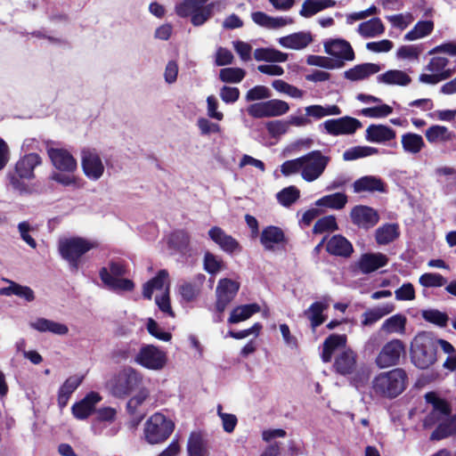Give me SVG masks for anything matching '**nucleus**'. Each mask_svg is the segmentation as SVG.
Returning a JSON list of instances; mask_svg holds the SVG:
<instances>
[{"instance_id":"nucleus-1","label":"nucleus","mask_w":456,"mask_h":456,"mask_svg":"<svg viewBox=\"0 0 456 456\" xmlns=\"http://www.w3.org/2000/svg\"><path fill=\"white\" fill-rule=\"evenodd\" d=\"M408 375L403 368L380 372L372 380V389L377 395L394 399L407 387Z\"/></svg>"},{"instance_id":"nucleus-2","label":"nucleus","mask_w":456,"mask_h":456,"mask_svg":"<svg viewBox=\"0 0 456 456\" xmlns=\"http://www.w3.org/2000/svg\"><path fill=\"white\" fill-rule=\"evenodd\" d=\"M98 247L97 242L91 241L83 237H71L60 240L58 250L65 261L68 262L72 273H77L83 261V256L91 249Z\"/></svg>"},{"instance_id":"nucleus-3","label":"nucleus","mask_w":456,"mask_h":456,"mask_svg":"<svg viewBox=\"0 0 456 456\" xmlns=\"http://www.w3.org/2000/svg\"><path fill=\"white\" fill-rule=\"evenodd\" d=\"M143 383V376L135 369L126 366L117 372L108 381L107 387L116 398H125L139 389Z\"/></svg>"},{"instance_id":"nucleus-4","label":"nucleus","mask_w":456,"mask_h":456,"mask_svg":"<svg viewBox=\"0 0 456 456\" xmlns=\"http://www.w3.org/2000/svg\"><path fill=\"white\" fill-rule=\"evenodd\" d=\"M42 164V158L37 153H28L21 157L15 164L14 170L7 174L12 187L20 192L28 191V185L24 180L35 178L34 170Z\"/></svg>"},{"instance_id":"nucleus-5","label":"nucleus","mask_w":456,"mask_h":456,"mask_svg":"<svg viewBox=\"0 0 456 456\" xmlns=\"http://www.w3.org/2000/svg\"><path fill=\"white\" fill-rule=\"evenodd\" d=\"M411 359L416 367L428 369L436 361V346L426 332H420L411 342Z\"/></svg>"},{"instance_id":"nucleus-6","label":"nucleus","mask_w":456,"mask_h":456,"mask_svg":"<svg viewBox=\"0 0 456 456\" xmlns=\"http://www.w3.org/2000/svg\"><path fill=\"white\" fill-rule=\"evenodd\" d=\"M175 423L162 413H154L145 422L144 437L148 444H162L171 436Z\"/></svg>"},{"instance_id":"nucleus-7","label":"nucleus","mask_w":456,"mask_h":456,"mask_svg":"<svg viewBox=\"0 0 456 456\" xmlns=\"http://www.w3.org/2000/svg\"><path fill=\"white\" fill-rule=\"evenodd\" d=\"M208 0H183L175 5V12L181 18L191 16L193 26L203 25L213 13L214 4H207Z\"/></svg>"},{"instance_id":"nucleus-8","label":"nucleus","mask_w":456,"mask_h":456,"mask_svg":"<svg viewBox=\"0 0 456 456\" xmlns=\"http://www.w3.org/2000/svg\"><path fill=\"white\" fill-rule=\"evenodd\" d=\"M304 166L301 175L306 182H313L324 172L330 158L322 154L321 151H313L303 156Z\"/></svg>"},{"instance_id":"nucleus-9","label":"nucleus","mask_w":456,"mask_h":456,"mask_svg":"<svg viewBox=\"0 0 456 456\" xmlns=\"http://www.w3.org/2000/svg\"><path fill=\"white\" fill-rule=\"evenodd\" d=\"M289 110L288 102L279 99H272L250 104L247 111L254 118H262L281 116L286 114Z\"/></svg>"},{"instance_id":"nucleus-10","label":"nucleus","mask_w":456,"mask_h":456,"mask_svg":"<svg viewBox=\"0 0 456 456\" xmlns=\"http://www.w3.org/2000/svg\"><path fill=\"white\" fill-rule=\"evenodd\" d=\"M403 354H405V346L402 340L395 338L382 346L375 362L380 369L395 366L400 362Z\"/></svg>"},{"instance_id":"nucleus-11","label":"nucleus","mask_w":456,"mask_h":456,"mask_svg":"<svg viewBox=\"0 0 456 456\" xmlns=\"http://www.w3.org/2000/svg\"><path fill=\"white\" fill-rule=\"evenodd\" d=\"M135 362L141 366L159 370L164 368L167 363L166 353L159 350L153 345H146L140 348L135 356Z\"/></svg>"},{"instance_id":"nucleus-12","label":"nucleus","mask_w":456,"mask_h":456,"mask_svg":"<svg viewBox=\"0 0 456 456\" xmlns=\"http://www.w3.org/2000/svg\"><path fill=\"white\" fill-rule=\"evenodd\" d=\"M323 126L326 132L333 136L341 134H353L362 127V123L355 118L345 116L339 118L324 121Z\"/></svg>"},{"instance_id":"nucleus-13","label":"nucleus","mask_w":456,"mask_h":456,"mask_svg":"<svg viewBox=\"0 0 456 456\" xmlns=\"http://www.w3.org/2000/svg\"><path fill=\"white\" fill-rule=\"evenodd\" d=\"M352 223L363 230H370L379 221V215L376 209L365 205H357L350 212Z\"/></svg>"},{"instance_id":"nucleus-14","label":"nucleus","mask_w":456,"mask_h":456,"mask_svg":"<svg viewBox=\"0 0 456 456\" xmlns=\"http://www.w3.org/2000/svg\"><path fill=\"white\" fill-rule=\"evenodd\" d=\"M240 289V284L231 279H221L216 287V309L222 314L233 300Z\"/></svg>"},{"instance_id":"nucleus-15","label":"nucleus","mask_w":456,"mask_h":456,"mask_svg":"<svg viewBox=\"0 0 456 456\" xmlns=\"http://www.w3.org/2000/svg\"><path fill=\"white\" fill-rule=\"evenodd\" d=\"M48 157L53 166L61 172L73 173L77 167V163L73 155L66 149L48 148Z\"/></svg>"},{"instance_id":"nucleus-16","label":"nucleus","mask_w":456,"mask_h":456,"mask_svg":"<svg viewBox=\"0 0 456 456\" xmlns=\"http://www.w3.org/2000/svg\"><path fill=\"white\" fill-rule=\"evenodd\" d=\"M324 51L335 57L334 61H352L355 59L354 51L350 43L342 38L330 39L324 43Z\"/></svg>"},{"instance_id":"nucleus-17","label":"nucleus","mask_w":456,"mask_h":456,"mask_svg":"<svg viewBox=\"0 0 456 456\" xmlns=\"http://www.w3.org/2000/svg\"><path fill=\"white\" fill-rule=\"evenodd\" d=\"M81 166L84 174L91 180H98L104 172L101 157L97 152L89 149L82 151Z\"/></svg>"},{"instance_id":"nucleus-18","label":"nucleus","mask_w":456,"mask_h":456,"mask_svg":"<svg viewBox=\"0 0 456 456\" xmlns=\"http://www.w3.org/2000/svg\"><path fill=\"white\" fill-rule=\"evenodd\" d=\"M260 243L265 250L273 251L275 247H284L288 243V239L281 227L268 225L262 230Z\"/></svg>"},{"instance_id":"nucleus-19","label":"nucleus","mask_w":456,"mask_h":456,"mask_svg":"<svg viewBox=\"0 0 456 456\" xmlns=\"http://www.w3.org/2000/svg\"><path fill=\"white\" fill-rule=\"evenodd\" d=\"M209 238L227 254H233L241 250L239 241L232 235L227 234L221 227L213 226L208 231Z\"/></svg>"},{"instance_id":"nucleus-20","label":"nucleus","mask_w":456,"mask_h":456,"mask_svg":"<svg viewBox=\"0 0 456 456\" xmlns=\"http://www.w3.org/2000/svg\"><path fill=\"white\" fill-rule=\"evenodd\" d=\"M102 400L99 393L92 391L75 403L71 407L73 416L77 419H86L95 411V405Z\"/></svg>"},{"instance_id":"nucleus-21","label":"nucleus","mask_w":456,"mask_h":456,"mask_svg":"<svg viewBox=\"0 0 456 456\" xmlns=\"http://www.w3.org/2000/svg\"><path fill=\"white\" fill-rule=\"evenodd\" d=\"M388 262L389 258L383 253H364L361 255L357 266L362 273L369 274L386 266Z\"/></svg>"},{"instance_id":"nucleus-22","label":"nucleus","mask_w":456,"mask_h":456,"mask_svg":"<svg viewBox=\"0 0 456 456\" xmlns=\"http://www.w3.org/2000/svg\"><path fill=\"white\" fill-rule=\"evenodd\" d=\"M326 251L330 255L347 258L353 254L354 247L345 236L335 234L328 240Z\"/></svg>"},{"instance_id":"nucleus-23","label":"nucleus","mask_w":456,"mask_h":456,"mask_svg":"<svg viewBox=\"0 0 456 456\" xmlns=\"http://www.w3.org/2000/svg\"><path fill=\"white\" fill-rule=\"evenodd\" d=\"M99 276L102 283L110 290L113 291H132L134 289V283L132 280L126 278H115L104 266L99 271Z\"/></svg>"},{"instance_id":"nucleus-24","label":"nucleus","mask_w":456,"mask_h":456,"mask_svg":"<svg viewBox=\"0 0 456 456\" xmlns=\"http://www.w3.org/2000/svg\"><path fill=\"white\" fill-rule=\"evenodd\" d=\"M353 188L355 193L364 191L387 192L386 183L381 178L373 175H365L355 180L353 183Z\"/></svg>"},{"instance_id":"nucleus-25","label":"nucleus","mask_w":456,"mask_h":456,"mask_svg":"<svg viewBox=\"0 0 456 456\" xmlns=\"http://www.w3.org/2000/svg\"><path fill=\"white\" fill-rule=\"evenodd\" d=\"M356 368V354L352 349L342 351L334 362L336 372L346 376L352 374Z\"/></svg>"},{"instance_id":"nucleus-26","label":"nucleus","mask_w":456,"mask_h":456,"mask_svg":"<svg viewBox=\"0 0 456 456\" xmlns=\"http://www.w3.org/2000/svg\"><path fill=\"white\" fill-rule=\"evenodd\" d=\"M395 131L385 125H370L366 129L365 138L371 142H386L394 140Z\"/></svg>"},{"instance_id":"nucleus-27","label":"nucleus","mask_w":456,"mask_h":456,"mask_svg":"<svg viewBox=\"0 0 456 456\" xmlns=\"http://www.w3.org/2000/svg\"><path fill=\"white\" fill-rule=\"evenodd\" d=\"M381 69L380 66L376 63H362L346 70L344 72L345 78L350 81L363 80L371 75L378 73Z\"/></svg>"},{"instance_id":"nucleus-28","label":"nucleus","mask_w":456,"mask_h":456,"mask_svg":"<svg viewBox=\"0 0 456 456\" xmlns=\"http://www.w3.org/2000/svg\"><path fill=\"white\" fill-rule=\"evenodd\" d=\"M168 247L181 254L190 250L191 234L185 229H176L170 232L167 239Z\"/></svg>"},{"instance_id":"nucleus-29","label":"nucleus","mask_w":456,"mask_h":456,"mask_svg":"<svg viewBox=\"0 0 456 456\" xmlns=\"http://www.w3.org/2000/svg\"><path fill=\"white\" fill-rule=\"evenodd\" d=\"M83 377L70 376L61 386L58 391L57 403L60 409L67 406L70 395L82 383Z\"/></svg>"},{"instance_id":"nucleus-30","label":"nucleus","mask_w":456,"mask_h":456,"mask_svg":"<svg viewBox=\"0 0 456 456\" xmlns=\"http://www.w3.org/2000/svg\"><path fill=\"white\" fill-rule=\"evenodd\" d=\"M313 41V37L310 32H297L290 34L286 37H282L279 39L280 45L283 47L301 50L305 48Z\"/></svg>"},{"instance_id":"nucleus-31","label":"nucleus","mask_w":456,"mask_h":456,"mask_svg":"<svg viewBox=\"0 0 456 456\" xmlns=\"http://www.w3.org/2000/svg\"><path fill=\"white\" fill-rule=\"evenodd\" d=\"M346 344V336L339 334H331L325 338L323 342L322 360L323 362H330L332 359L334 352L344 347Z\"/></svg>"},{"instance_id":"nucleus-32","label":"nucleus","mask_w":456,"mask_h":456,"mask_svg":"<svg viewBox=\"0 0 456 456\" xmlns=\"http://www.w3.org/2000/svg\"><path fill=\"white\" fill-rule=\"evenodd\" d=\"M394 310L395 305L392 303H387L381 306L368 309L362 314L361 324L363 327L371 326L385 315L392 313Z\"/></svg>"},{"instance_id":"nucleus-33","label":"nucleus","mask_w":456,"mask_h":456,"mask_svg":"<svg viewBox=\"0 0 456 456\" xmlns=\"http://www.w3.org/2000/svg\"><path fill=\"white\" fill-rule=\"evenodd\" d=\"M260 305L256 303L236 306L231 312V314L228 318V322L233 324L246 321L255 314L260 312Z\"/></svg>"},{"instance_id":"nucleus-34","label":"nucleus","mask_w":456,"mask_h":456,"mask_svg":"<svg viewBox=\"0 0 456 456\" xmlns=\"http://www.w3.org/2000/svg\"><path fill=\"white\" fill-rule=\"evenodd\" d=\"M456 434V414L440 422L430 435L431 441H440Z\"/></svg>"},{"instance_id":"nucleus-35","label":"nucleus","mask_w":456,"mask_h":456,"mask_svg":"<svg viewBox=\"0 0 456 456\" xmlns=\"http://www.w3.org/2000/svg\"><path fill=\"white\" fill-rule=\"evenodd\" d=\"M379 83L386 85H397L405 86L411 82V77L404 71L398 69H390L377 77Z\"/></svg>"},{"instance_id":"nucleus-36","label":"nucleus","mask_w":456,"mask_h":456,"mask_svg":"<svg viewBox=\"0 0 456 456\" xmlns=\"http://www.w3.org/2000/svg\"><path fill=\"white\" fill-rule=\"evenodd\" d=\"M334 0H305L299 14L305 18H310L314 14L330 7L335 6Z\"/></svg>"},{"instance_id":"nucleus-37","label":"nucleus","mask_w":456,"mask_h":456,"mask_svg":"<svg viewBox=\"0 0 456 456\" xmlns=\"http://www.w3.org/2000/svg\"><path fill=\"white\" fill-rule=\"evenodd\" d=\"M187 451L189 456H208L207 441L200 432H192L190 435Z\"/></svg>"},{"instance_id":"nucleus-38","label":"nucleus","mask_w":456,"mask_h":456,"mask_svg":"<svg viewBox=\"0 0 456 456\" xmlns=\"http://www.w3.org/2000/svg\"><path fill=\"white\" fill-rule=\"evenodd\" d=\"M358 33L365 37H375L384 33L385 26L379 18H372L359 24Z\"/></svg>"},{"instance_id":"nucleus-39","label":"nucleus","mask_w":456,"mask_h":456,"mask_svg":"<svg viewBox=\"0 0 456 456\" xmlns=\"http://www.w3.org/2000/svg\"><path fill=\"white\" fill-rule=\"evenodd\" d=\"M398 225L386 224L379 227L375 232L376 242L379 245H387L399 237Z\"/></svg>"},{"instance_id":"nucleus-40","label":"nucleus","mask_w":456,"mask_h":456,"mask_svg":"<svg viewBox=\"0 0 456 456\" xmlns=\"http://www.w3.org/2000/svg\"><path fill=\"white\" fill-rule=\"evenodd\" d=\"M401 143L405 152L417 154L425 147V142L420 134L405 133L402 135Z\"/></svg>"},{"instance_id":"nucleus-41","label":"nucleus","mask_w":456,"mask_h":456,"mask_svg":"<svg viewBox=\"0 0 456 456\" xmlns=\"http://www.w3.org/2000/svg\"><path fill=\"white\" fill-rule=\"evenodd\" d=\"M425 136L428 142L436 143L438 142H449L453 139L455 134L449 131L446 126L433 125L425 132Z\"/></svg>"},{"instance_id":"nucleus-42","label":"nucleus","mask_w":456,"mask_h":456,"mask_svg":"<svg viewBox=\"0 0 456 456\" xmlns=\"http://www.w3.org/2000/svg\"><path fill=\"white\" fill-rule=\"evenodd\" d=\"M328 308V305L320 301L314 302L308 309L305 311V315L310 320L311 326L314 330L322 325L326 317L323 315L324 310Z\"/></svg>"},{"instance_id":"nucleus-43","label":"nucleus","mask_w":456,"mask_h":456,"mask_svg":"<svg viewBox=\"0 0 456 456\" xmlns=\"http://www.w3.org/2000/svg\"><path fill=\"white\" fill-rule=\"evenodd\" d=\"M10 285L1 289V294L5 296L15 295L27 302L35 300V293L33 289L28 286L20 285L15 281H9Z\"/></svg>"},{"instance_id":"nucleus-44","label":"nucleus","mask_w":456,"mask_h":456,"mask_svg":"<svg viewBox=\"0 0 456 456\" xmlns=\"http://www.w3.org/2000/svg\"><path fill=\"white\" fill-rule=\"evenodd\" d=\"M254 57L258 61L284 62L288 60V54L273 48H257L254 52Z\"/></svg>"},{"instance_id":"nucleus-45","label":"nucleus","mask_w":456,"mask_h":456,"mask_svg":"<svg viewBox=\"0 0 456 456\" xmlns=\"http://www.w3.org/2000/svg\"><path fill=\"white\" fill-rule=\"evenodd\" d=\"M347 203V196L342 192L325 195L316 200L315 205L333 209H342Z\"/></svg>"},{"instance_id":"nucleus-46","label":"nucleus","mask_w":456,"mask_h":456,"mask_svg":"<svg viewBox=\"0 0 456 456\" xmlns=\"http://www.w3.org/2000/svg\"><path fill=\"white\" fill-rule=\"evenodd\" d=\"M433 29L434 22L432 20L418 21L413 28L405 34L404 39L413 41L427 37L432 33Z\"/></svg>"},{"instance_id":"nucleus-47","label":"nucleus","mask_w":456,"mask_h":456,"mask_svg":"<svg viewBox=\"0 0 456 456\" xmlns=\"http://www.w3.org/2000/svg\"><path fill=\"white\" fill-rule=\"evenodd\" d=\"M425 399L428 403H431L433 410L444 417L449 418L452 413V406L448 401L444 398L438 397L434 392L427 393Z\"/></svg>"},{"instance_id":"nucleus-48","label":"nucleus","mask_w":456,"mask_h":456,"mask_svg":"<svg viewBox=\"0 0 456 456\" xmlns=\"http://www.w3.org/2000/svg\"><path fill=\"white\" fill-rule=\"evenodd\" d=\"M407 319L401 314H395L387 319L382 326L381 330L386 333H403L405 330Z\"/></svg>"},{"instance_id":"nucleus-49","label":"nucleus","mask_w":456,"mask_h":456,"mask_svg":"<svg viewBox=\"0 0 456 456\" xmlns=\"http://www.w3.org/2000/svg\"><path fill=\"white\" fill-rule=\"evenodd\" d=\"M422 318L432 324L440 328L447 326L449 316L446 313L441 312L437 309H428L421 312Z\"/></svg>"},{"instance_id":"nucleus-50","label":"nucleus","mask_w":456,"mask_h":456,"mask_svg":"<svg viewBox=\"0 0 456 456\" xmlns=\"http://www.w3.org/2000/svg\"><path fill=\"white\" fill-rule=\"evenodd\" d=\"M306 63L311 66H317L324 69H333L342 68L345 62L341 61H334L331 58L321 55H309Z\"/></svg>"},{"instance_id":"nucleus-51","label":"nucleus","mask_w":456,"mask_h":456,"mask_svg":"<svg viewBox=\"0 0 456 456\" xmlns=\"http://www.w3.org/2000/svg\"><path fill=\"white\" fill-rule=\"evenodd\" d=\"M379 150L370 146H355L347 151L343 154L345 160H354L360 158L368 157L370 155L378 154Z\"/></svg>"},{"instance_id":"nucleus-52","label":"nucleus","mask_w":456,"mask_h":456,"mask_svg":"<svg viewBox=\"0 0 456 456\" xmlns=\"http://www.w3.org/2000/svg\"><path fill=\"white\" fill-rule=\"evenodd\" d=\"M419 282L424 288H439L445 285L447 280L437 273H425L419 276Z\"/></svg>"},{"instance_id":"nucleus-53","label":"nucleus","mask_w":456,"mask_h":456,"mask_svg":"<svg viewBox=\"0 0 456 456\" xmlns=\"http://www.w3.org/2000/svg\"><path fill=\"white\" fill-rule=\"evenodd\" d=\"M300 197L299 190L295 186H289L277 193V200L283 207H289Z\"/></svg>"},{"instance_id":"nucleus-54","label":"nucleus","mask_w":456,"mask_h":456,"mask_svg":"<svg viewBox=\"0 0 456 456\" xmlns=\"http://www.w3.org/2000/svg\"><path fill=\"white\" fill-rule=\"evenodd\" d=\"M338 230V225L334 216H326L316 221L314 225L313 232L321 234L325 232H334Z\"/></svg>"},{"instance_id":"nucleus-55","label":"nucleus","mask_w":456,"mask_h":456,"mask_svg":"<svg viewBox=\"0 0 456 456\" xmlns=\"http://www.w3.org/2000/svg\"><path fill=\"white\" fill-rule=\"evenodd\" d=\"M246 76L240 68H224L220 70L219 78L224 83H240Z\"/></svg>"},{"instance_id":"nucleus-56","label":"nucleus","mask_w":456,"mask_h":456,"mask_svg":"<svg viewBox=\"0 0 456 456\" xmlns=\"http://www.w3.org/2000/svg\"><path fill=\"white\" fill-rule=\"evenodd\" d=\"M138 393L131 397L126 403V411L130 415L136 413L137 408L149 397V390L142 386L137 389Z\"/></svg>"},{"instance_id":"nucleus-57","label":"nucleus","mask_w":456,"mask_h":456,"mask_svg":"<svg viewBox=\"0 0 456 456\" xmlns=\"http://www.w3.org/2000/svg\"><path fill=\"white\" fill-rule=\"evenodd\" d=\"M203 262L204 270L210 274L217 273L224 266L223 260L209 251L205 253Z\"/></svg>"},{"instance_id":"nucleus-58","label":"nucleus","mask_w":456,"mask_h":456,"mask_svg":"<svg viewBox=\"0 0 456 456\" xmlns=\"http://www.w3.org/2000/svg\"><path fill=\"white\" fill-rule=\"evenodd\" d=\"M453 74V70L451 69H444L437 74H421L419 80L425 84L436 85L443 80L450 78Z\"/></svg>"},{"instance_id":"nucleus-59","label":"nucleus","mask_w":456,"mask_h":456,"mask_svg":"<svg viewBox=\"0 0 456 456\" xmlns=\"http://www.w3.org/2000/svg\"><path fill=\"white\" fill-rule=\"evenodd\" d=\"M265 127L271 137L277 138L287 133L289 123L283 120H272L265 124Z\"/></svg>"},{"instance_id":"nucleus-60","label":"nucleus","mask_w":456,"mask_h":456,"mask_svg":"<svg viewBox=\"0 0 456 456\" xmlns=\"http://www.w3.org/2000/svg\"><path fill=\"white\" fill-rule=\"evenodd\" d=\"M392 112V107L387 104H381L379 106L364 108L362 110V114L363 116L374 118L387 117Z\"/></svg>"},{"instance_id":"nucleus-61","label":"nucleus","mask_w":456,"mask_h":456,"mask_svg":"<svg viewBox=\"0 0 456 456\" xmlns=\"http://www.w3.org/2000/svg\"><path fill=\"white\" fill-rule=\"evenodd\" d=\"M65 172L53 173L51 179L63 186H73L76 188L80 187L79 179L70 173L64 174Z\"/></svg>"},{"instance_id":"nucleus-62","label":"nucleus","mask_w":456,"mask_h":456,"mask_svg":"<svg viewBox=\"0 0 456 456\" xmlns=\"http://www.w3.org/2000/svg\"><path fill=\"white\" fill-rule=\"evenodd\" d=\"M147 330L151 336L162 341L167 342L172 338L171 333L162 330L158 322L153 319H149L147 323Z\"/></svg>"},{"instance_id":"nucleus-63","label":"nucleus","mask_w":456,"mask_h":456,"mask_svg":"<svg viewBox=\"0 0 456 456\" xmlns=\"http://www.w3.org/2000/svg\"><path fill=\"white\" fill-rule=\"evenodd\" d=\"M271 96L270 91L265 86H256L250 88L246 94L248 102L268 99Z\"/></svg>"},{"instance_id":"nucleus-64","label":"nucleus","mask_w":456,"mask_h":456,"mask_svg":"<svg viewBox=\"0 0 456 456\" xmlns=\"http://www.w3.org/2000/svg\"><path fill=\"white\" fill-rule=\"evenodd\" d=\"M422 48L419 45H403L397 50V57L400 59L418 60Z\"/></svg>"}]
</instances>
